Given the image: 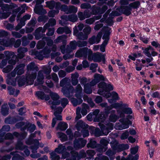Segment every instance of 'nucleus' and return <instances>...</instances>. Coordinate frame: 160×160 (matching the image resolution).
Listing matches in <instances>:
<instances>
[{
    "instance_id": "f257e3e1",
    "label": "nucleus",
    "mask_w": 160,
    "mask_h": 160,
    "mask_svg": "<svg viewBox=\"0 0 160 160\" xmlns=\"http://www.w3.org/2000/svg\"><path fill=\"white\" fill-rule=\"evenodd\" d=\"M24 64H21L17 66L12 72L9 73L7 75L6 80L7 83L12 86H15L18 81L19 86L25 84H32L36 78V72L38 70V67L33 62H31L27 66L28 71L26 78L21 77H17L16 78H14L16 75V72L18 75H21L24 73Z\"/></svg>"
},
{
    "instance_id": "f03ea898",
    "label": "nucleus",
    "mask_w": 160,
    "mask_h": 160,
    "mask_svg": "<svg viewBox=\"0 0 160 160\" xmlns=\"http://www.w3.org/2000/svg\"><path fill=\"white\" fill-rule=\"evenodd\" d=\"M44 76L43 72L39 71L38 76L37 82L35 83V86H38V88L40 89L43 90L45 92L48 93H50V96L51 100L49 101L48 103L51 105L52 109L55 111L54 114L56 118H53L52 122V127H54L56 123V119L59 120H62V116L60 115L62 110V109L61 107H59L56 109V106L60 104V102L59 100V97L56 93L54 92H50L49 89L47 88L46 87L42 85L43 82V79Z\"/></svg>"
},
{
    "instance_id": "7ed1b4c3",
    "label": "nucleus",
    "mask_w": 160,
    "mask_h": 160,
    "mask_svg": "<svg viewBox=\"0 0 160 160\" xmlns=\"http://www.w3.org/2000/svg\"><path fill=\"white\" fill-rule=\"evenodd\" d=\"M88 56V59L89 61L93 60L94 62H99L102 61L103 63H105V55L97 52L92 53V51L85 48L78 50L76 53L75 57H83L87 58Z\"/></svg>"
},
{
    "instance_id": "20e7f679",
    "label": "nucleus",
    "mask_w": 160,
    "mask_h": 160,
    "mask_svg": "<svg viewBox=\"0 0 160 160\" xmlns=\"http://www.w3.org/2000/svg\"><path fill=\"white\" fill-rule=\"evenodd\" d=\"M102 107L105 108V111L108 113V111L113 108L117 109V112L121 117H124V114H131L132 113V109L128 107V105L126 104L117 103L109 106H108L107 103H104L101 104Z\"/></svg>"
},
{
    "instance_id": "39448f33",
    "label": "nucleus",
    "mask_w": 160,
    "mask_h": 160,
    "mask_svg": "<svg viewBox=\"0 0 160 160\" xmlns=\"http://www.w3.org/2000/svg\"><path fill=\"white\" fill-rule=\"evenodd\" d=\"M98 124L102 132L100 131L98 128H95L93 127L92 129L93 131L92 133L96 137L103 135H107L110 132L109 130H112L113 129V124L109 122V121L106 122L105 123L99 122Z\"/></svg>"
},
{
    "instance_id": "423d86ee",
    "label": "nucleus",
    "mask_w": 160,
    "mask_h": 160,
    "mask_svg": "<svg viewBox=\"0 0 160 160\" xmlns=\"http://www.w3.org/2000/svg\"><path fill=\"white\" fill-rule=\"evenodd\" d=\"M99 89L98 93L99 94L102 95L106 98H108L110 97L111 94L109 91L113 89V86L110 84L107 85L104 82H101L98 85Z\"/></svg>"
},
{
    "instance_id": "0eeeda50",
    "label": "nucleus",
    "mask_w": 160,
    "mask_h": 160,
    "mask_svg": "<svg viewBox=\"0 0 160 160\" xmlns=\"http://www.w3.org/2000/svg\"><path fill=\"white\" fill-rule=\"evenodd\" d=\"M87 44V42L86 41H79L77 42L74 41L70 42V46H68L66 49H64L65 46L63 45L61 47L60 49L62 53H68L72 50L76 49L77 46L79 47H82L86 46Z\"/></svg>"
},
{
    "instance_id": "6e6552de",
    "label": "nucleus",
    "mask_w": 160,
    "mask_h": 160,
    "mask_svg": "<svg viewBox=\"0 0 160 160\" xmlns=\"http://www.w3.org/2000/svg\"><path fill=\"white\" fill-rule=\"evenodd\" d=\"M56 24V21L55 19L51 18L50 19L48 22L46 24L43 28L40 27L37 28L35 31L34 35L36 39L38 40L41 37L40 34L45 32L47 28L50 26H52Z\"/></svg>"
},
{
    "instance_id": "1a4fd4ad",
    "label": "nucleus",
    "mask_w": 160,
    "mask_h": 160,
    "mask_svg": "<svg viewBox=\"0 0 160 160\" xmlns=\"http://www.w3.org/2000/svg\"><path fill=\"white\" fill-rule=\"evenodd\" d=\"M8 33L5 31L0 30V44L6 47H8L12 45L15 42V39L12 38L7 39L6 37L8 36Z\"/></svg>"
},
{
    "instance_id": "9d476101",
    "label": "nucleus",
    "mask_w": 160,
    "mask_h": 160,
    "mask_svg": "<svg viewBox=\"0 0 160 160\" xmlns=\"http://www.w3.org/2000/svg\"><path fill=\"white\" fill-rule=\"evenodd\" d=\"M91 30V28L89 26H88L83 30L84 33L81 32L78 34L77 28L75 27L73 28V34L76 36L79 39L85 40L88 38V35L90 33Z\"/></svg>"
},
{
    "instance_id": "9b49d317",
    "label": "nucleus",
    "mask_w": 160,
    "mask_h": 160,
    "mask_svg": "<svg viewBox=\"0 0 160 160\" xmlns=\"http://www.w3.org/2000/svg\"><path fill=\"white\" fill-rule=\"evenodd\" d=\"M82 88L80 84H78L76 87L75 92L76 93L75 96L78 99L72 98L71 99V102L73 105L76 106L80 104L82 102V99L81 92Z\"/></svg>"
},
{
    "instance_id": "f8f14e48",
    "label": "nucleus",
    "mask_w": 160,
    "mask_h": 160,
    "mask_svg": "<svg viewBox=\"0 0 160 160\" xmlns=\"http://www.w3.org/2000/svg\"><path fill=\"white\" fill-rule=\"evenodd\" d=\"M70 80L68 78H65L62 80L60 82V85L63 87L62 91L63 94L67 97H69V96L67 94V92H70L73 90V87L69 85Z\"/></svg>"
},
{
    "instance_id": "ddd939ff",
    "label": "nucleus",
    "mask_w": 160,
    "mask_h": 160,
    "mask_svg": "<svg viewBox=\"0 0 160 160\" xmlns=\"http://www.w3.org/2000/svg\"><path fill=\"white\" fill-rule=\"evenodd\" d=\"M131 124V122L128 119H121L119 120V122L116 123L115 126L116 129L122 130L128 128L129 125Z\"/></svg>"
},
{
    "instance_id": "4468645a",
    "label": "nucleus",
    "mask_w": 160,
    "mask_h": 160,
    "mask_svg": "<svg viewBox=\"0 0 160 160\" xmlns=\"http://www.w3.org/2000/svg\"><path fill=\"white\" fill-rule=\"evenodd\" d=\"M104 30L105 31V33L102 37V39L104 40V42L100 46V50L102 52L105 51V47L108 44L109 35L110 34V28L108 27L105 28Z\"/></svg>"
},
{
    "instance_id": "2eb2a0df",
    "label": "nucleus",
    "mask_w": 160,
    "mask_h": 160,
    "mask_svg": "<svg viewBox=\"0 0 160 160\" xmlns=\"http://www.w3.org/2000/svg\"><path fill=\"white\" fill-rule=\"evenodd\" d=\"M47 41V45L49 47H52V50L55 51L56 49V47L55 45H52V40L50 39L49 38H45L42 39V41H40L38 42L37 47L38 49H40L42 48L45 45V42L44 41Z\"/></svg>"
},
{
    "instance_id": "dca6fc26",
    "label": "nucleus",
    "mask_w": 160,
    "mask_h": 160,
    "mask_svg": "<svg viewBox=\"0 0 160 160\" xmlns=\"http://www.w3.org/2000/svg\"><path fill=\"white\" fill-rule=\"evenodd\" d=\"M5 57L6 59H3L2 60L1 62H0V68H3L7 64L8 61L10 59L11 57L13 58H16L17 56L14 54V52L6 51L4 52Z\"/></svg>"
},
{
    "instance_id": "f3484780",
    "label": "nucleus",
    "mask_w": 160,
    "mask_h": 160,
    "mask_svg": "<svg viewBox=\"0 0 160 160\" xmlns=\"http://www.w3.org/2000/svg\"><path fill=\"white\" fill-rule=\"evenodd\" d=\"M99 110L97 109L95 110L93 112L92 115L95 122H98L101 123H105L104 122L105 117L103 112H101L98 114Z\"/></svg>"
},
{
    "instance_id": "a211bd4d",
    "label": "nucleus",
    "mask_w": 160,
    "mask_h": 160,
    "mask_svg": "<svg viewBox=\"0 0 160 160\" xmlns=\"http://www.w3.org/2000/svg\"><path fill=\"white\" fill-rule=\"evenodd\" d=\"M129 146L127 144H121L118 146L117 148H113V150L115 151H112L111 150H108L106 152V154L110 157L112 155L115 154L116 151L117 152H120L124 149H128Z\"/></svg>"
},
{
    "instance_id": "6ab92c4d",
    "label": "nucleus",
    "mask_w": 160,
    "mask_h": 160,
    "mask_svg": "<svg viewBox=\"0 0 160 160\" xmlns=\"http://www.w3.org/2000/svg\"><path fill=\"white\" fill-rule=\"evenodd\" d=\"M50 52V50H47V49L45 48L43 51L41 52H38L33 50L31 52V54L35 55L38 59L41 60L42 59L43 57H48Z\"/></svg>"
},
{
    "instance_id": "aec40b11",
    "label": "nucleus",
    "mask_w": 160,
    "mask_h": 160,
    "mask_svg": "<svg viewBox=\"0 0 160 160\" xmlns=\"http://www.w3.org/2000/svg\"><path fill=\"white\" fill-rule=\"evenodd\" d=\"M80 82L81 84L84 86V92L88 94H90L92 92V89L90 83L89 84L87 83V79L83 77L80 78Z\"/></svg>"
},
{
    "instance_id": "412c9836",
    "label": "nucleus",
    "mask_w": 160,
    "mask_h": 160,
    "mask_svg": "<svg viewBox=\"0 0 160 160\" xmlns=\"http://www.w3.org/2000/svg\"><path fill=\"white\" fill-rule=\"evenodd\" d=\"M71 153L72 154L71 158H69L66 160H79L80 158L85 157L86 156V154L83 150H82L79 154L77 152L74 151H71Z\"/></svg>"
},
{
    "instance_id": "4be33fe9",
    "label": "nucleus",
    "mask_w": 160,
    "mask_h": 160,
    "mask_svg": "<svg viewBox=\"0 0 160 160\" xmlns=\"http://www.w3.org/2000/svg\"><path fill=\"white\" fill-rule=\"evenodd\" d=\"M61 18L62 19V21L61 20L60 21L59 23L62 26L64 25V24H65L64 23H62V22H64V20L74 22L76 21L78 19L77 16L75 15H69L68 16L66 15H63L61 17Z\"/></svg>"
},
{
    "instance_id": "5701e85b",
    "label": "nucleus",
    "mask_w": 160,
    "mask_h": 160,
    "mask_svg": "<svg viewBox=\"0 0 160 160\" xmlns=\"http://www.w3.org/2000/svg\"><path fill=\"white\" fill-rule=\"evenodd\" d=\"M43 2L44 0H36V5L34 9V11L35 13L39 14H41L42 13H46V11L43 9L41 6H38V5L41 4Z\"/></svg>"
},
{
    "instance_id": "b1692460",
    "label": "nucleus",
    "mask_w": 160,
    "mask_h": 160,
    "mask_svg": "<svg viewBox=\"0 0 160 160\" xmlns=\"http://www.w3.org/2000/svg\"><path fill=\"white\" fill-rule=\"evenodd\" d=\"M86 140L82 138L75 139L74 142V147L75 149H79L83 147L86 143Z\"/></svg>"
},
{
    "instance_id": "393cba45",
    "label": "nucleus",
    "mask_w": 160,
    "mask_h": 160,
    "mask_svg": "<svg viewBox=\"0 0 160 160\" xmlns=\"http://www.w3.org/2000/svg\"><path fill=\"white\" fill-rule=\"evenodd\" d=\"M105 78L102 75L95 74L94 76V79L90 82L91 86H93L96 85L100 80H104Z\"/></svg>"
},
{
    "instance_id": "a878e982",
    "label": "nucleus",
    "mask_w": 160,
    "mask_h": 160,
    "mask_svg": "<svg viewBox=\"0 0 160 160\" xmlns=\"http://www.w3.org/2000/svg\"><path fill=\"white\" fill-rule=\"evenodd\" d=\"M8 63L10 65L7 66L3 69L2 71L3 72L8 73L10 72L13 68V65L16 64V61L13 60L12 58L8 60Z\"/></svg>"
},
{
    "instance_id": "bb28decb",
    "label": "nucleus",
    "mask_w": 160,
    "mask_h": 160,
    "mask_svg": "<svg viewBox=\"0 0 160 160\" xmlns=\"http://www.w3.org/2000/svg\"><path fill=\"white\" fill-rule=\"evenodd\" d=\"M16 148L17 149H19L22 151H23L24 155L27 156H28L30 153L29 151L26 147H24L22 145V143L21 141L18 142L16 145Z\"/></svg>"
},
{
    "instance_id": "cd10ccee",
    "label": "nucleus",
    "mask_w": 160,
    "mask_h": 160,
    "mask_svg": "<svg viewBox=\"0 0 160 160\" xmlns=\"http://www.w3.org/2000/svg\"><path fill=\"white\" fill-rule=\"evenodd\" d=\"M102 36V33L99 32L97 36H93L89 39V42L91 44L98 43L101 39Z\"/></svg>"
},
{
    "instance_id": "c85d7f7f",
    "label": "nucleus",
    "mask_w": 160,
    "mask_h": 160,
    "mask_svg": "<svg viewBox=\"0 0 160 160\" xmlns=\"http://www.w3.org/2000/svg\"><path fill=\"white\" fill-rule=\"evenodd\" d=\"M30 17L31 16L28 14L26 15L23 16V18L20 20V22L16 27V30L18 31L23 26H24L25 24V21L29 19Z\"/></svg>"
},
{
    "instance_id": "c756f323",
    "label": "nucleus",
    "mask_w": 160,
    "mask_h": 160,
    "mask_svg": "<svg viewBox=\"0 0 160 160\" xmlns=\"http://www.w3.org/2000/svg\"><path fill=\"white\" fill-rule=\"evenodd\" d=\"M46 3L47 7L50 9L55 8L56 9H59L61 6L60 3L55 2L54 1L47 2Z\"/></svg>"
},
{
    "instance_id": "7c9ffc66",
    "label": "nucleus",
    "mask_w": 160,
    "mask_h": 160,
    "mask_svg": "<svg viewBox=\"0 0 160 160\" xmlns=\"http://www.w3.org/2000/svg\"><path fill=\"white\" fill-rule=\"evenodd\" d=\"M66 150L65 147V146H63L61 144L59 145L58 148H57L55 149V152H57L58 153H62V158L63 159H65L66 157L64 156V154L63 153Z\"/></svg>"
},
{
    "instance_id": "2f4dec72",
    "label": "nucleus",
    "mask_w": 160,
    "mask_h": 160,
    "mask_svg": "<svg viewBox=\"0 0 160 160\" xmlns=\"http://www.w3.org/2000/svg\"><path fill=\"white\" fill-rule=\"evenodd\" d=\"M78 16L81 20H82L90 16V13L88 10L85 11L83 14L82 12H80L78 13Z\"/></svg>"
},
{
    "instance_id": "473e14b6",
    "label": "nucleus",
    "mask_w": 160,
    "mask_h": 160,
    "mask_svg": "<svg viewBox=\"0 0 160 160\" xmlns=\"http://www.w3.org/2000/svg\"><path fill=\"white\" fill-rule=\"evenodd\" d=\"M37 96L41 99H44L45 100L48 101L49 99V96L48 95H45L44 93L41 91H38L36 92Z\"/></svg>"
},
{
    "instance_id": "72a5a7b5",
    "label": "nucleus",
    "mask_w": 160,
    "mask_h": 160,
    "mask_svg": "<svg viewBox=\"0 0 160 160\" xmlns=\"http://www.w3.org/2000/svg\"><path fill=\"white\" fill-rule=\"evenodd\" d=\"M22 152H19L17 153V152L11 153V154L12 155H14L12 158V160H22L23 158V157L22 156L23 155L22 154Z\"/></svg>"
},
{
    "instance_id": "f704fd0d",
    "label": "nucleus",
    "mask_w": 160,
    "mask_h": 160,
    "mask_svg": "<svg viewBox=\"0 0 160 160\" xmlns=\"http://www.w3.org/2000/svg\"><path fill=\"white\" fill-rule=\"evenodd\" d=\"M71 31L67 27L59 28L57 30V33L59 34H62L64 32L66 34H68L71 33Z\"/></svg>"
},
{
    "instance_id": "c9c22d12",
    "label": "nucleus",
    "mask_w": 160,
    "mask_h": 160,
    "mask_svg": "<svg viewBox=\"0 0 160 160\" xmlns=\"http://www.w3.org/2000/svg\"><path fill=\"white\" fill-rule=\"evenodd\" d=\"M27 49L25 48H20L18 49V57L20 58H21L24 57V53L27 51Z\"/></svg>"
},
{
    "instance_id": "e433bc0d",
    "label": "nucleus",
    "mask_w": 160,
    "mask_h": 160,
    "mask_svg": "<svg viewBox=\"0 0 160 160\" xmlns=\"http://www.w3.org/2000/svg\"><path fill=\"white\" fill-rule=\"evenodd\" d=\"M113 112H114V111H112L109 118V120L110 122H114L119 118V117Z\"/></svg>"
},
{
    "instance_id": "4c0bfd02",
    "label": "nucleus",
    "mask_w": 160,
    "mask_h": 160,
    "mask_svg": "<svg viewBox=\"0 0 160 160\" xmlns=\"http://www.w3.org/2000/svg\"><path fill=\"white\" fill-rule=\"evenodd\" d=\"M8 107L7 103H4L2 106L1 112L3 115H6L8 114Z\"/></svg>"
},
{
    "instance_id": "58836bf2",
    "label": "nucleus",
    "mask_w": 160,
    "mask_h": 160,
    "mask_svg": "<svg viewBox=\"0 0 160 160\" xmlns=\"http://www.w3.org/2000/svg\"><path fill=\"white\" fill-rule=\"evenodd\" d=\"M68 127V125L67 123L64 122H61L58 123L57 129L62 131L65 130Z\"/></svg>"
},
{
    "instance_id": "ea45409f",
    "label": "nucleus",
    "mask_w": 160,
    "mask_h": 160,
    "mask_svg": "<svg viewBox=\"0 0 160 160\" xmlns=\"http://www.w3.org/2000/svg\"><path fill=\"white\" fill-rule=\"evenodd\" d=\"M153 50V48L151 46L146 48L143 51L144 54L148 57H151V51Z\"/></svg>"
},
{
    "instance_id": "a19ab883",
    "label": "nucleus",
    "mask_w": 160,
    "mask_h": 160,
    "mask_svg": "<svg viewBox=\"0 0 160 160\" xmlns=\"http://www.w3.org/2000/svg\"><path fill=\"white\" fill-rule=\"evenodd\" d=\"M101 17V15H98V16H95L93 18L87 19L86 20V23L90 24H92L95 20L100 19Z\"/></svg>"
},
{
    "instance_id": "79ce46f5",
    "label": "nucleus",
    "mask_w": 160,
    "mask_h": 160,
    "mask_svg": "<svg viewBox=\"0 0 160 160\" xmlns=\"http://www.w3.org/2000/svg\"><path fill=\"white\" fill-rule=\"evenodd\" d=\"M88 125L84 123L82 121H79L77 123V129L79 130L80 129V128H86L88 127Z\"/></svg>"
},
{
    "instance_id": "37998d69",
    "label": "nucleus",
    "mask_w": 160,
    "mask_h": 160,
    "mask_svg": "<svg viewBox=\"0 0 160 160\" xmlns=\"http://www.w3.org/2000/svg\"><path fill=\"white\" fill-rule=\"evenodd\" d=\"M89 109V107L88 105L85 104H83L82 105V107L81 110V113L82 115H86L88 112Z\"/></svg>"
},
{
    "instance_id": "c03bdc74",
    "label": "nucleus",
    "mask_w": 160,
    "mask_h": 160,
    "mask_svg": "<svg viewBox=\"0 0 160 160\" xmlns=\"http://www.w3.org/2000/svg\"><path fill=\"white\" fill-rule=\"evenodd\" d=\"M8 90L10 95H12L15 96H17L19 92L18 90H15L14 89L10 87L8 88Z\"/></svg>"
},
{
    "instance_id": "a18cd8bd",
    "label": "nucleus",
    "mask_w": 160,
    "mask_h": 160,
    "mask_svg": "<svg viewBox=\"0 0 160 160\" xmlns=\"http://www.w3.org/2000/svg\"><path fill=\"white\" fill-rule=\"evenodd\" d=\"M57 135L58 137L60 138L62 142H64L67 139V137L66 135L62 132H58Z\"/></svg>"
},
{
    "instance_id": "49530a36",
    "label": "nucleus",
    "mask_w": 160,
    "mask_h": 160,
    "mask_svg": "<svg viewBox=\"0 0 160 160\" xmlns=\"http://www.w3.org/2000/svg\"><path fill=\"white\" fill-rule=\"evenodd\" d=\"M34 143V146H32L31 147V149L32 150V152H35L36 150L38 148L39 145V142L37 140H35L33 141Z\"/></svg>"
},
{
    "instance_id": "de8ad7c7",
    "label": "nucleus",
    "mask_w": 160,
    "mask_h": 160,
    "mask_svg": "<svg viewBox=\"0 0 160 160\" xmlns=\"http://www.w3.org/2000/svg\"><path fill=\"white\" fill-rule=\"evenodd\" d=\"M66 38V36L62 35L58 37L55 40V42L57 43L60 42H64L65 41V39Z\"/></svg>"
},
{
    "instance_id": "09e8293b",
    "label": "nucleus",
    "mask_w": 160,
    "mask_h": 160,
    "mask_svg": "<svg viewBox=\"0 0 160 160\" xmlns=\"http://www.w3.org/2000/svg\"><path fill=\"white\" fill-rule=\"evenodd\" d=\"M140 5V2L138 1H136L133 3H131L129 5V6L134 8H137L139 7Z\"/></svg>"
},
{
    "instance_id": "8fccbe9b",
    "label": "nucleus",
    "mask_w": 160,
    "mask_h": 160,
    "mask_svg": "<svg viewBox=\"0 0 160 160\" xmlns=\"http://www.w3.org/2000/svg\"><path fill=\"white\" fill-rule=\"evenodd\" d=\"M25 8H26V6L25 5H23L21 7H18L17 8L15 9L14 10V11L15 12H18L20 11L21 10V9H22V10L20 12L21 13H22L25 12Z\"/></svg>"
},
{
    "instance_id": "3c124183",
    "label": "nucleus",
    "mask_w": 160,
    "mask_h": 160,
    "mask_svg": "<svg viewBox=\"0 0 160 160\" xmlns=\"http://www.w3.org/2000/svg\"><path fill=\"white\" fill-rule=\"evenodd\" d=\"M131 9L130 7H125L123 10V13L126 15L128 16L131 14Z\"/></svg>"
},
{
    "instance_id": "603ef678",
    "label": "nucleus",
    "mask_w": 160,
    "mask_h": 160,
    "mask_svg": "<svg viewBox=\"0 0 160 160\" xmlns=\"http://www.w3.org/2000/svg\"><path fill=\"white\" fill-rule=\"evenodd\" d=\"M56 10H52L48 13V16L50 17H54L55 15L58 14L59 12V9H56Z\"/></svg>"
},
{
    "instance_id": "864d4df0",
    "label": "nucleus",
    "mask_w": 160,
    "mask_h": 160,
    "mask_svg": "<svg viewBox=\"0 0 160 160\" xmlns=\"http://www.w3.org/2000/svg\"><path fill=\"white\" fill-rule=\"evenodd\" d=\"M50 155L52 160H58L60 158L59 156L57 155L55 152H51Z\"/></svg>"
},
{
    "instance_id": "5fc2aeb1",
    "label": "nucleus",
    "mask_w": 160,
    "mask_h": 160,
    "mask_svg": "<svg viewBox=\"0 0 160 160\" xmlns=\"http://www.w3.org/2000/svg\"><path fill=\"white\" fill-rule=\"evenodd\" d=\"M97 144L96 142L92 140H91L90 142L87 145L88 147H91L92 148H94L96 147Z\"/></svg>"
},
{
    "instance_id": "6e6d98bb",
    "label": "nucleus",
    "mask_w": 160,
    "mask_h": 160,
    "mask_svg": "<svg viewBox=\"0 0 160 160\" xmlns=\"http://www.w3.org/2000/svg\"><path fill=\"white\" fill-rule=\"evenodd\" d=\"M81 108L78 107L76 109V116L75 119L78 120L81 118L82 116L80 114Z\"/></svg>"
},
{
    "instance_id": "4d7b16f0",
    "label": "nucleus",
    "mask_w": 160,
    "mask_h": 160,
    "mask_svg": "<svg viewBox=\"0 0 160 160\" xmlns=\"http://www.w3.org/2000/svg\"><path fill=\"white\" fill-rule=\"evenodd\" d=\"M78 11V8L73 6H71L69 8V11L68 13H75Z\"/></svg>"
},
{
    "instance_id": "13d9d810",
    "label": "nucleus",
    "mask_w": 160,
    "mask_h": 160,
    "mask_svg": "<svg viewBox=\"0 0 160 160\" xmlns=\"http://www.w3.org/2000/svg\"><path fill=\"white\" fill-rule=\"evenodd\" d=\"M110 96H112L113 98L115 100H117L119 99V97H118V93L115 92H112Z\"/></svg>"
},
{
    "instance_id": "bf43d9fd",
    "label": "nucleus",
    "mask_w": 160,
    "mask_h": 160,
    "mask_svg": "<svg viewBox=\"0 0 160 160\" xmlns=\"http://www.w3.org/2000/svg\"><path fill=\"white\" fill-rule=\"evenodd\" d=\"M129 135V132L128 130H126L122 135L121 137V139L123 140L126 139Z\"/></svg>"
},
{
    "instance_id": "052dcab7",
    "label": "nucleus",
    "mask_w": 160,
    "mask_h": 160,
    "mask_svg": "<svg viewBox=\"0 0 160 160\" xmlns=\"http://www.w3.org/2000/svg\"><path fill=\"white\" fill-rule=\"evenodd\" d=\"M98 66V64L97 63H92L90 66V68L92 72H94L96 71V68Z\"/></svg>"
},
{
    "instance_id": "680f3d73",
    "label": "nucleus",
    "mask_w": 160,
    "mask_h": 160,
    "mask_svg": "<svg viewBox=\"0 0 160 160\" xmlns=\"http://www.w3.org/2000/svg\"><path fill=\"white\" fill-rule=\"evenodd\" d=\"M68 103V101L67 99L63 98L61 99V104L62 107L64 108Z\"/></svg>"
},
{
    "instance_id": "e2e57ef3",
    "label": "nucleus",
    "mask_w": 160,
    "mask_h": 160,
    "mask_svg": "<svg viewBox=\"0 0 160 160\" xmlns=\"http://www.w3.org/2000/svg\"><path fill=\"white\" fill-rule=\"evenodd\" d=\"M128 58L133 61H135L136 58H138L137 54L136 53L131 54L128 56Z\"/></svg>"
},
{
    "instance_id": "0e129e2a",
    "label": "nucleus",
    "mask_w": 160,
    "mask_h": 160,
    "mask_svg": "<svg viewBox=\"0 0 160 160\" xmlns=\"http://www.w3.org/2000/svg\"><path fill=\"white\" fill-rule=\"evenodd\" d=\"M67 134L68 135L70 139H72L73 138V135L72 133L71 130L70 129H68L66 131Z\"/></svg>"
},
{
    "instance_id": "69168bd1",
    "label": "nucleus",
    "mask_w": 160,
    "mask_h": 160,
    "mask_svg": "<svg viewBox=\"0 0 160 160\" xmlns=\"http://www.w3.org/2000/svg\"><path fill=\"white\" fill-rule=\"evenodd\" d=\"M107 9V7L106 6H103L101 10H99V9H97L98 11L96 12V13H103Z\"/></svg>"
},
{
    "instance_id": "338daca9",
    "label": "nucleus",
    "mask_w": 160,
    "mask_h": 160,
    "mask_svg": "<svg viewBox=\"0 0 160 160\" xmlns=\"http://www.w3.org/2000/svg\"><path fill=\"white\" fill-rule=\"evenodd\" d=\"M81 132L84 137H88L89 135V131L86 129H83Z\"/></svg>"
},
{
    "instance_id": "774afa93",
    "label": "nucleus",
    "mask_w": 160,
    "mask_h": 160,
    "mask_svg": "<svg viewBox=\"0 0 160 160\" xmlns=\"http://www.w3.org/2000/svg\"><path fill=\"white\" fill-rule=\"evenodd\" d=\"M61 9L62 11H63L67 13H68L69 11V8L67 6L65 5H62L61 6Z\"/></svg>"
}]
</instances>
